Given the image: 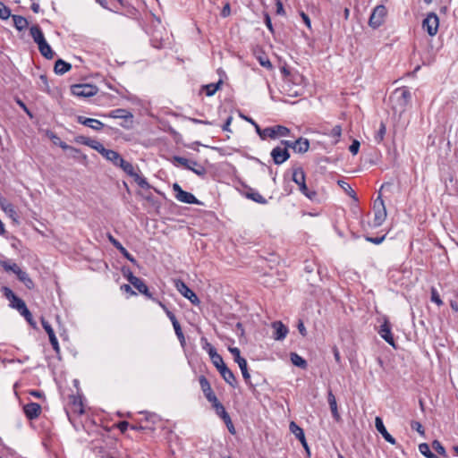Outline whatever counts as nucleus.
<instances>
[{
    "label": "nucleus",
    "instance_id": "obj_63",
    "mask_svg": "<svg viewBox=\"0 0 458 458\" xmlns=\"http://www.w3.org/2000/svg\"><path fill=\"white\" fill-rule=\"evenodd\" d=\"M360 148V142L356 140L352 141L351 146L349 147V150L352 154L356 155Z\"/></svg>",
    "mask_w": 458,
    "mask_h": 458
},
{
    "label": "nucleus",
    "instance_id": "obj_56",
    "mask_svg": "<svg viewBox=\"0 0 458 458\" xmlns=\"http://www.w3.org/2000/svg\"><path fill=\"white\" fill-rule=\"evenodd\" d=\"M338 184L342 189H344L349 196L354 198L355 197V191L352 189V187L344 181H338Z\"/></svg>",
    "mask_w": 458,
    "mask_h": 458
},
{
    "label": "nucleus",
    "instance_id": "obj_2",
    "mask_svg": "<svg viewBox=\"0 0 458 458\" xmlns=\"http://www.w3.org/2000/svg\"><path fill=\"white\" fill-rule=\"evenodd\" d=\"M4 270L7 273L14 274L17 279L22 283L27 289L31 290L35 287V284L29 274L11 259L8 261V263L4 264Z\"/></svg>",
    "mask_w": 458,
    "mask_h": 458
},
{
    "label": "nucleus",
    "instance_id": "obj_57",
    "mask_svg": "<svg viewBox=\"0 0 458 458\" xmlns=\"http://www.w3.org/2000/svg\"><path fill=\"white\" fill-rule=\"evenodd\" d=\"M131 428L133 430H146V429L153 430L154 429L153 427L146 424L143 420L139 423V425H131Z\"/></svg>",
    "mask_w": 458,
    "mask_h": 458
},
{
    "label": "nucleus",
    "instance_id": "obj_38",
    "mask_svg": "<svg viewBox=\"0 0 458 458\" xmlns=\"http://www.w3.org/2000/svg\"><path fill=\"white\" fill-rule=\"evenodd\" d=\"M18 311H19V313H20L22 317H24V318L26 319V321H27L30 325H31V326L35 327L36 323H35V321L33 320L32 314H31V312L28 310V308H27L26 304H24L21 308H20V309L18 310Z\"/></svg>",
    "mask_w": 458,
    "mask_h": 458
},
{
    "label": "nucleus",
    "instance_id": "obj_55",
    "mask_svg": "<svg viewBox=\"0 0 458 458\" xmlns=\"http://www.w3.org/2000/svg\"><path fill=\"white\" fill-rule=\"evenodd\" d=\"M174 329L175 335H176L177 338L179 339L181 344L183 345L185 344V337H184V335L182 333L180 324L174 326Z\"/></svg>",
    "mask_w": 458,
    "mask_h": 458
},
{
    "label": "nucleus",
    "instance_id": "obj_22",
    "mask_svg": "<svg viewBox=\"0 0 458 458\" xmlns=\"http://www.w3.org/2000/svg\"><path fill=\"white\" fill-rule=\"evenodd\" d=\"M327 402H328V404H329V407H330V410H331V412H332V415H333L334 419L336 421H339L341 417H340V414H339L338 410H337L336 399H335V396L333 394L332 390L328 391Z\"/></svg>",
    "mask_w": 458,
    "mask_h": 458
},
{
    "label": "nucleus",
    "instance_id": "obj_45",
    "mask_svg": "<svg viewBox=\"0 0 458 458\" xmlns=\"http://www.w3.org/2000/svg\"><path fill=\"white\" fill-rule=\"evenodd\" d=\"M88 147H90L91 148L97 150L101 155L103 154V152L106 149V148L99 141L92 140V139H89Z\"/></svg>",
    "mask_w": 458,
    "mask_h": 458
},
{
    "label": "nucleus",
    "instance_id": "obj_27",
    "mask_svg": "<svg viewBox=\"0 0 458 458\" xmlns=\"http://www.w3.org/2000/svg\"><path fill=\"white\" fill-rule=\"evenodd\" d=\"M293 181L299 186L306 183L305 182V173L300 166L293 168Z\"/></svg>",
    "mask_w": 458,
    "mask_h": 458
},
{
    "label": "nucleus",
    "instance_id": "obj_24",
    "mask_svg": "<svg viewBox=\"0 0 458 458\" xmlns=\"http://www.w3.org/2000/svg\"><path fill=\"white\" fill-rule=\"evenodd\" d=\"M310 142L307 139L299 138L298 140L293 141V150L296 153H306L309 150Z\"/></svg>",
    "mask_w": 458,
    "mask_h": 458
},
{
    "label": "nucleus",
    "instance_id": "obj_58",
    "mask_svg": "<svg viewBox=\"0 0 458 458\" xmlns=\"http://www.w3.org/2000/svg\"><path fill=\"white\" fill-rule=\"evenodd\" d=\"M60 148H63L64 150H68L70 152H74V153H77V154H80V149L74 148V147H72L68 144H66L65 142L64 141H61L60 144H59Z\"/></svg>",
    "mask_w": 458,
    "mask_h": 458
},
{
    "label": "nucleus",
    "instance_id": "obj_62",
    "mask_svg": "<svg viewBox=\"0 0 458 458\" xmlns=\"http://www.w3.org/2000/svg\"><path fill=\"white\" fill-rule=\"evenodd\" d=\"M386 238V235H383L381 237H370V236H367L366 237V241L367 242H372L374 244H380L381 242H383V241L385 240Z\"/></svg>",
    "mask_w": 458,
    "mask_h": 458
},
{
    "label": "nucleus",
    "instance_id": "obj_42",
    "mask_svg": "<svg viewBox=\"0 0 458 458\" xmlns=\"http://www.w3.org/2000/svg\"><path fill=\"white\" fill-rule=\"evenodd\" d=\"M200 343L202 345V349L208 353L209 358L213 356V354L216 353V348L208 341L206 337H201Z\"/></svg>",
    "mask_w": 458,
    "mask_h": 458
},
{
    "label": "nucleus",
    "instance_id": "obj_11",
    "mask_svg": "<svg viewBox=\"0 0 458 458\" xmlns=\"http://www.w3.org/2000/svg\"><path fill=\"white\" fill-rule=\"evenodd\" d=\"M379 335L391 346L396 348L395 342L392 334L391 325L387 319H385L384 323L380 326L377 331Z\"/></svg>",
    "mask_w": 458,
    "mask_h": 458
},
{
    "label": "nucleus",
    "instance_id": "obj_60",
    "mask_svg": "<svg viewBox=\"0 0 458 458\" xmlns=\"http://www.w3.org/2000/svg\"><path fill=\"white\" fill-rule=\"evenodd\" d=\"M223 421H224V422H225V424L226 425V427H227V428H228L229 432H230L231 434H235V428H234V426H233V422H232V420H231L230 415H229L227 418H225V420H223Z\"/></svg>",
    "mask_w": 458,
    "mask_h": 458
},
{
    "label": "nucleus",
    "instance_id": "obj_14",
    "mask_svg": "<svg viewBox=\"0 0 458 458\" xmlns=\"http://www.w3.org/2000/svg\"><path fill=\"white\" fill-rule=\"evenodd\" d=\"M290 431L295 436V437L297 439L300 440V442L301 443L302 446L304 447V449L306 450L308 455L310 454V447L308 445V443L306 441V438H305V435H304V431L301 428H300L295 422L292 421L290 423Z\"/></svg>",
    "mask_w": 458,
    "mask_h": 458
},
{
    "label": "nucleus",
    "instance_id": "obj_37",
    "mask_svg": "<svg viewBox=\"0 0 458 458\" xmlns=\"http://www.w3.org/2000/svg\"><path fill=\"white\" fill-rule=\"evenodd\" d=\"M300 191L305 195L310 200L317 201L318 200V193L315 191L310 190L306 183L301 185L299 188Z\"/></svg>",
    "mask_w": 458,
    "mask_h": 458
},
{
    "label": "nucleus",
    "instance_id": "obj_36",
    "mask_svg": "<svg viewBox=\"0 0 458 458\" xmlns=\"http://www.w3.org/2000/svg\"><path fill=\"white\" fill-rule=\"evenodd\" d=\"M119 167L123 169L129 176L134 177L138 173L135 172V168L131 163L125 161L124 159L119 165Z\"/></svg>",
    "mask_w": 458,
    "mask_h": 458
},
{
    "label": "nucleus",
    "instance_id": "obj_35",
    "mask_svg": "<svg viewBox=\"0 0 458 458\" xmlns=\"http://www.w3.org/2000/svg\"><path fill=\"white\" fill-rule=\"evenodd\" d=\"M238 365L242 371L245 383L250 386H253V385L250 383V376L248 371L247 360H243L242 361L239 362Z\"/></svg>",
    "mask_w": 458,
    "mask_h": 458
},
{
    "label": "nucleus",
    "instance_id": "obj_12",
    "mask_svg": "<svg viewBox=\"0 0 458 458\" xmlns=\"http://www.w3.org/2000/svg\"><path fill=\"white\" fill-rule=\"evenodd\" d=\"M270 155L276 165H281L290 157V153L288 149L286 148H283L280 146L274 148Z\"/></svg>",
    "mask_w": 458,
    "mask_h": 458
},
{
    "label": "nucleus",
    "instance_id": "obj_1",
    "mask_svg": "<svg viewBox=\"0 0 458 458\" xmlns=\"http://www.w3.org/2000/svg\"><path fill=\"white\" fill-rule=\"evenodd\" d=\"M390 101L394 111L403 114L411 105V93L407 87L397 88L392 92Z\"/></svg>",
    "mask_w": 458,
    "mask_h": 458
},
{
    "label": "nucleus",
    "instance_id": "obj_6",
    "mask_svg": "<svg viewBox=\"0 0 458 458\" xmlns=\"http://www.w3.org/2000/svg\"><path fill=\"white\" fill-rule=\"evenodd\" d=\"M386 13V8L384 5H377L370 14L369 20V27L374 30L379 28L384 23Z\"/></svg>",
    "mask_w": 458,
    "mask_h": 458
},
{
    "label": "nucleus",
    "instance_id": "obj_41",
    "mask_svg": "<svg viewBox=\"0 0 458 458\" xmlns=\"http://www.w3.org/2000/svg\"><path fill=\"white\" fill-rule=\"evenodd\" d=\"M241 117L243 118L245 121L249 122L250 123H251L255 127L256 132L262 140L267 138V135H264V129H261L259 127V124H258L252 118L245 116L243 114H241Z\"/></svg>",
    "mask_w": 458,
    "mask_h": 458
},
{
    "label": "nucleus",
    "instance_id": "obj_49",
    "mask_svg": "<svg viewBox=\"0 0 458 458\" xmlns=\"http://www.w3.org/2000/svg\"><path fill=\"white\" fill-rule=\"evenodd\" d=\"M123 274L131 285L137 283V281L140 279L139 277L135 276L130 269L123 268Z\"/></svg>",
    "mask_w": 458,
    "mask_h": 458
},
{
    "label": "nucleus",
    "instance_id": "obj_61",
    "mask_svg": "<svg viewBox=\"0 0 458 458\" xmlns=\"http://www.w3.org/2000/svg\"><path fill=\"white\" fill-rule=\"evenodd\" d=\"M341 134H342V128L340 125H335L332 128L331 132H330V135L332 137L338 139V138H340Z\"/></svg>",
    "mask_w": 458,
    "mask_h": 458
},
{
    "label": "nucleus",
    "instance_id": "obj_48",
    "mask_svg": "<svg viewBox=\"0 0 458 458\" xmlns=\"http://www.w3.org/2000/svg\"><path fill=\"white\" fill-rule=\"evenodd\" d=\"M11 16V10L4 3L0 2V19L7 20Z\"/></svg>",
    "mask_w": 458,
    "mask_h": 458
},
{
    "label": "nucleus",
    "instance_id": "obj_30",
    "mask_svg": "<svg viewBox=\"0 0 458 458\" xmlns=\"http://www.w3.org/2000/svg\"><path fill=\"white\" fill-rule=\"evenodd\" d=\"M38 50H39L40 54L44 57H46L47 59H52L54 57L55 53L46 39L44 41H42L41 43H38Z\"/></svg>",
    "mask_w": 458,
    "mask_h": 458
},
{
    "label": "nucleus",
    "instance_id": "obj_40",
    "mask_svg": "<svg viewBox=\"0 0 458 458\" xmlns=\"http://www.w3.org/2000/svg\"><path fill=\"white\" fill-rule=\"evenodd\" d=\"M419 451L427 458H439L437 455L431 452L430 447L427 443L420 444Z\"/></svg>",
    "mask_w": 458,
    "mask_h": 458
},
{
    "label": "nucleus",
    "instance_id": "obj_32",
    "mask_svg": "<svg viewBox=\"0 0 458 458\" xmlns=\"http://www.w3.org/2000/svg\"><path fill=\"white\" fill-rule=\"evenodd\" d=\"M246 197L259 204L265 205L267 203V200L259 192L252 189L246 192Z\"/></svg>",
    "mask_w": 458,
    "mask_h": 458
},
{
    "label": "nucleus",
    "instance_id": "obj_26",
    "mask_svg": "<svg viewBox=\"0 0 458 458\" xmlns=\"http://www.w3.org/2000/svg\"><path fill=\"white\" fill-rule=\"evenodd\" d=\"M103 116L111 117V118H123V119H131L133 116L131 112L126 109H114L110 111L107 114H103Z\"/></svg>",
    "mask_w": 458,
    "mask_h": 458
},
{
    "label": "nucleus",
    "instance_id": "obj_28",
    "mask_svg": "<svg viewBox=\"0 0 458 458\" xmlns=\"http://www.w3.org/2000/svg\"><path fill=\"white\" fill-rule=\"evenodd\" d=\"M199 383L206 398L215 394L211 388L210 383L205 376L201 375L199 377Z\"/></svg>",
    "mask_w": 458,
    "mask_h": 458
},
{
    "label": "nucleus",
    "instance_id": "obj_39",
    "mask_svg": "<svg viewBox=\"0 0 458 458\" xmlns=\"http://www.w3.org/2000/svg\"><path fill=\"white\" fill-rule=\"evenodd\" d=\"M222 81H219L217 83H210L203 86V90L208 97L213 96L220 88Z\"/></svg>",
    "mask_w": 458,
    "mask_h": 458
},
{
    "label": "nucleus",
    "instance_id": "obj_8",
    "mask_svg": "<svg viewBox=\"0 0 458 458\" xmlns=\"http://www.w3.org/2000/svg\"><path fill=\"white\" fill-rule=\"evenodd\" d=\"M173 191L177 200L187 204H199L197 198L191 192L183 191L178 183H174Z\"/></svg>",
    "mask_w": 458,
    "mask_h": 458
},
{
    "label": "nucleus",
    "instance_id": "obj_7",
    "mask_svg": "<svg viewBox=\"0 0 458 458\" xmlns=\"http://www.w3.org/2000/svg\"><path fill=\"white\" fill-rule=\"evenodd\" d=\"M439 27V19L435 13H429L422 21V28L429 36H435Z\"/></svg>",
    "mask_w": 458,
    "mask_h": 458
},
{
    "label": "nucleus",
    "instance_id": "obj_10",
    "mask_svg": "<svg viewBox=\"0 0 458 458\" xmlns=\"http://www.w3.org/2000/svg\"><path fill=\"white\" fill-rule=\"evenodd\" d=\"M1 292L3 295L9 301V306L11 308L18 310L25 304L24 301L19 298L9 287L3 286L1 288Z\"/></svg>",
    "mask_w": 458,
    "mask_h": 458
},
{
    "label": "nucleus",
    "instance_id": "obj_31",
    "mask_svg": "<svg viewBox=\"0 0 458 458\" xmlns=\"http://www.w3.org/2000/svg\"><path fill=\"white\" fill-rule=\"evenodd\" d=\"M30 36L32 37L35 43L38 44L44 41L46 38L42 32L41 28L38 25H33L30 29Z\"/></svg>",
    "mask_w": 458,
    "mask_h": 458
},
{
    "label": "nucleus",
    "instance_id": "obj_52",
    "mask_svg": "<svg viewBox=\"0 0 458 458\" xmlns=\"http://www.w3.org/2000/svg\"><path fill=\"white\" fill-rule=\"evenodd\" d=\"M229 352L233 354V358H234V361L237 362V364L241 361H242L243 360H245L244 358H242L241 356V352L239 350V348L237 347H229Z\"/></svg>",
    "mask_w": 458,
    "mask_h": 458
},
{
    "label": "nucleus",
    "instance_id": "obj_33",
    "mask_svg": "<svg viewBox=\"0 0 458 458\" xmlns=\"http://www.w3.org/2000/svg\"><path fill=\"white\" fill-rule=\"evenodd\" d=\"M290 359L292 363L301 369H306L308 366L307 361L296 352H291Z\"/></svg>",
    "mask_w": 458,
    "mask_h": 458
},
{
    "label": "nucleus",
    "instance_id": "obj_5",
    "mask_svg": "<svg viewBox=\"0 0 458 458\" xmlns=\"http://www.w3.org/2000/svg\"><path fill=\"white\" fill-rule=\"evenodd\" d=\"M374 209V226H380L386 218V209L384 204V200L379 195L374 201L373 205Z\"/></svg>",
    "mask_w": 458,
    "mask_h": 458
},
{
    "label": "nucleus",
    "instance_id": "obj_21",
    "mask_svg": "<svg viewBox=\"0 0 458 458\" xmlns=\"http://www.w3.org/2000/svg\"><path fill=\"white\" fill-rule=\"evenodd\" d=\"M133 287H135L139 291L140 293L143 294L148 299H149L155 302L157 301V299L153 296L152 293L149 291L148 287L147 286V284L144 283V281L142 279L140 278L137 281V283H135L133 284Z\"/></svg>",
    "mask_w": 458,
    "mask_h": 458
},
{
    "label": "nucleus",
    "instance_id": "obj_50",
    "mask_svg": "<svg viewBox=\"0 0 458 458\" xmlns=\"http://www.w3.org/2000/svg\"><path fill=\"white\" fill-rule=\"evenodd\" d=\"M216 411V413L218 417H220L222 420H225L229 416L228 412L225 411L224 405L220 403L219 404H216V408H214Z\"/></svg>",
    "mask_w": 458,
    "mask_h": 458
},
{
    "label": "nucleus",
    "instance_id": "obj_59",
    "mask_svg": "<svg viewBox=\"0 0 458 458\" xmlns=\"http://www.w3.org/2000/svg\"><path fill=\"white\" fill-rule=\"evenodd\" d=\"M412 429L418 431L420 435H424L425 431L423 426L419 421H412L411 424Z\"/></svg>",
    "mask_w": 458,
    "mask_h": 458
},
{
    "label": "nucleus",
    "instance_id": "obj_4",
    "mask_svg": "<svg viewBox=\"0 0 458 458\" xmlns=\"http://www.w3.org/2000/svg\"><path fill=\"white\" fill-rule=\"evenodd\" d=\"M98 91L97 86L92 84H74L71 86V92L78 98H89L95 96Z\"/></svg>",
    "mask_w": 458,
    "mask_h": 458
},
{
    "label": "nucleus",
    "instance_id": "obj_9",
    "mask_svg": "<svg viewBox=\"0 0 458 458\" xmlns=\"http://www.w3.org/2000/svg\"><path fill=\"white\" fill-rule=\"evenodd\" d=\"M175 287L177 291L186 299H188L192 304L199 305L200 301L196 295V293L191 290L186 284L182 280H177L175 282Z\"/></svg>",
    "mask_w": 458,
    "mask_h": 458
},
{
    "label": "nucleus",
    "instance_id": "obj_46",
    "mask_svg": "<svg viewBox=\"0 0 458 458\" xmlns=\"http://www.w3.org/2000/svg\"><path fill=\"white\" fill-rule=\"evenodd\" d=\"M135 182H137V184L142 188V189H149L150 188V184L148 182L147 179L140 176L139 174H137L134 177H133Z\"/></svg>",
    "mask_w": 458,
    "mask_h": 458
},
{
    "label": "nucleus",
    "instance_id": "obj_44",
    "mask_svg": "<svg viewBox=\"0 0 458 458\" xmlns=\"http://www.w3.org/2000/svg\"><path fill=\"white\" fill-rule=\"evenodd\" d=\"M210 360L218 371H220L223 367L226 366L223 360L222 356L219 355L217 352L216 354H213V356L210 357Z\"/></svg>",
    "mask_w": 458,
    "mask_h": 458
},
{
    "label": "nucleus",
    "instance_id": "obj_20",
    "mask_svg": "<svg viewBox=\"0 0 458 458\" xmlns=\"http://www.w3.org/2000/svg\"><path fill=\"white\" fill-rule=\"evenodd\" d=\"M375 427L377 428V430L382 435V437H384V439L390 443L391 445H395L396 444V440L394 437H393L389 433L388 431L386 430L385 425H384V422L382 420V419L380 417H376L375 419Z\"/></svg>",
    "mask_w": 458,
    "mask_h": 458
},
{
    "label": "nucleus",
    "instance_id": "obj_17",
    "mask_svg": "<svg viewBox=\"0 0 458 458\" xmlns=\"http://www.w3.org/2000/svg\"><path fill=\"white\" fill-rule=\"evenodd\" d=\"M0 205L3 208V210L4 211V213L13 220V223L15 224H19V215L15 209V207L8 202L6 199H1L0 198Z\"/></svg>",
    "mask_w": 458,
    "mask_h": 458
},
{
    "label": "nucleus",
    "instance_id": "obj_25",
    "mask_svg": "<svg viewBox=\"0 0 458 458\" xmlns=\"http://www.w3.org/2000/svg\"><path fill=\"white\" fill-rule=\"evenodd\" d=\"M224 380L229 384L231 386L234 387L237 385L236 378L234 377V374L233 371L228 369L226 366L223 367L222 369L219 371Z\"/></svg>",
    "mask_w": 458,
    "mask_h": 458
},
{
    "label": "nucleus",
    "instance_id": "obj_64",
    "mask_svg": "<svg viewBox=\"0 0 458 458\" xmlns=\"http://www.w3.org/2000/svg\"><path fill=\"white\" fill-rule=\"evenodd\" d=\"M230 13H231V6H230L229 3H226L221 11V16L224 18H226L230 15Z\"/></svg>",
    "mask_w": 458,
    "mask_h": 458
},
{
    "label": "nucleus",
    "instance_id": "obj_13",
    "mask_svg": "<svg viewBox=\"0 0 458 458\" xmlns=\"http://www.w3.org/2000/svg\"><path fill=\"white\" fill-rule=\"evenodd\" d=\"M41 324L47 334L48 335L49 342L54 349V351L58 354L60 352V346L58 344V340L55 336L54 329L48 321H47L44 318H41Z\"/></svg>",
    "mask_w": 458,
    "mask_h": 458
},
{
    "label": "nucleus",
    "instance_id": "obj_47",
    "mask_svg": "<svg viewBox=\"0 0 458 458\" xmlns=\"http://www.w3.org/2000/svg\"><path fill=\"white\" fill-rule=\"evenodd\" d=\"M144 422L148 425V423H151L155 425L156 423L160 421L159 417L155 413H145Z\"/></svg>",
    "mask_w": 458,
    "mask_h": 458
},
{
    "label": "nucleus",
    "instance_id": "obj_16",
    "mask_svg": "<svg viewBox=\"0 0 458 458\" xmlns=\"http://www.w3.org/2000/svg\"><path fill=\"white\" fill-rule=\"evenodd\" d=\"M289 133L290 130L283 125H276L264 129V135H267V137L271 139H275L276 136H287Z\"/></svg>",
    "mask_w": 458,
    "mask_h": 458
},
{
    "label": "nucleus",
    "instance_id": "obj_15",
    "mask_svg": "<svg viewBox=\"0 0 458 458\" xmlns=\"http://www.w3.org/2000/svg\"><path fill=\"white\" fill-rule=\"evenodd\" d=\"M77 122L82 125L91 128L96 131H99L104 129L105 124L99 120L94 118H88L82 115L77 116Z\"/></svg>",
    "mask_w": 458,
    "mask_h": 458
},
{
    "label": "nucleus",
    "instance_id": "obj_29",
    "mask_svg": "<svg viewBox=\"0 0 458 458\" xmlns=\"http://www.w3.org/2000/svg\"><path fill=\"white\" fill-rule=\"evenodd\" d=\"M71 68L72 65L69 63L62 59H58L55 64L54 71L56 74L63 75L69 72Z\"/></svg>",
    "mask_w": 458,
    "mask_h": 458
},
{
    "label": "nucleus",
    "instance_id": "obj_53",
    "mask_svg": "<svg viewBox=\"0 0 458 458\" xmlns=\"http://www.w3.org/2000/svg\"><path fill=\"white\" fill-rule=\"evenodd\" d=\"M431 301L435 302L437 306H441L443 301L438 294L437 290L435 287L431 288Z\"/></svg>",
    "mask_w": 458,
    "mask_h": 458
},
{
    "label": "nucleus",
    "instance_id": "obj_34",
    "mask_svg": "<svg viewBox=\"0 0 458 458\" xmlns=\"http://www.w3.org/2000/svg\"><path fill=\"white\" fill-rule=\"evenodd\" d=\"M12 17L13 25L19 31H21L28 27V21L23 16L13 15Z\"/></svg>",
    "mask_w": 458,
    "mask_h": 458
},
{
    "label": "nucleus",
    "instance_id": "obj_54",
    "mask_svg": "<svg viewBox=\"0 0 458 458\" xmlns=\"http://www.w3.org/2000/svg\"><path fill=\"white\" fill-rule=\"evenodd\" d=\"M118 250L130 262H131L133 264L137 263L135 258L123 245L120 247V249H118Z\"/></svg>",
    "mask_w": 458,
    "mask_h": 458
},
{
    "label": "nucleus",
    "instance_id": "obj_43",
    "mask_svg": "<svg viewBox=\"0 0 458 458\" xmlns=\"http://www.w3.org/2000/svg\"><path fill=\"white\" fill-rule=\"evenodd\" d=\"M386 132V124L383 122H381L380 125H379V129L377 130V131L376 132V134L374 136V140L377 144H380L383 141Z\"/></svg>",
    "mask_w": 458,
    "mask_h": 458
},
{
    "label": "nucleus",
    "instance_id": "obj_18",
    "mask_svg": "<svg viewBox=\"0 0 458 458\" xmlns=\"http://www.w3.org/2000/svg\"><path fill=\"white\" fill-rule=\"evenodd\" d=\"M23 411L29 420H35L41 413V405L37 403H29L23 406Z\"/></svg>",
    "mask_w": 458,
    "mask_h": 458
},
{
    "label": "nucleus",
    "instance_id": "obj_23",
    "mask_svg": "<svg viewBox=\"0 0 458 458\" xmlns=\"http://www.w3.org/2000/svg\"><path fill=\"white\" fill-rule=\"evenodd\" d=\"M102 156L108 161L112 162L115 166H119L123 159L120 154L114 150L106 148Z\"/></svg>",
    "mask_w": 458,
    "mask_h": 458
},
{
    "label": "nucleus",
    "instance_id": "obj_3",
    "mask_svg": "<svg viewBox=\"0 0 458 458\" xmlns=\"http://www.w3.org/2000/svg\"><path fill=\"white\" fill-rule=\"evenodd\" d=\"M174 162L182 165L185 169L192 171L199 176H204L206 174V168L195 160H190L182 157L175 156L174 157Z\"/></svg>",
    "mask_w": 458,
    "mask_h": 458
},
{
    "label": "nucleus",
    "instance_id": "obj_19",
    "mask_svg": "<svg viewBox=\"0 0 458 458\" xmlns=\"http://www.w3.org/2000/svg\"><path fill=\"white\" fill-rule=\"evenodd\" d=\"M272 327L274 329L273 338L277 341L284 340L289 332L287 327L281 321L273 322Z\"/></svg>",
    "mask_w": 458,
    "mask_h": 458
},
{
    "label": "nucleus",
    "instance_id": "obj_51",
    "mask_svg": "<svg viewBox=\"0 0 458 458\" xmlns=\"http://www.w3.org/2000/svg\"><path fill=\"white\" fill-rule=\"evenodd\" d=\"M432 448L440 455L445 456L446 452L445 447L442 445V444L438 440H434L432 442Z\"/></svg>",
    "mask_w": 458,
    "mask_h": 458
}]
</instances>
